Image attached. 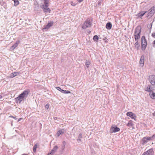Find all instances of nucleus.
<instances>
[{
  "label": "nucleus",
  "mask_w": 155,
  "mask_h": 155,
  "mask_svg": "<svg viewBox=\"0 0 155 155\" xmlns=\"http://www.w3.org/2000/svg\"><path fill=\"white\" fill-rule=\"evenodd\" d=\"M141 29V27L140 26H137L135 29L134 34L135 41H137L140 38Z\"/></svg>",
  "instance_id": "nucleus-1"
},
{
  "label": "nucleus",
  "mask_w": 155,
  "mask_h": 155,
  "mask_svg": "<svg viewBox=\"0 0 155 155\" xmlns=\"http://www.w3.org/2000/svg\"><path fill=\"white\" fill-rule=\"evenodd\" d=\"M49 1H44V4L41 6V8L43 9L45 13L48 12L50 13L51 12L50 9L48 8Z\"/></svg>",
  "instance_id": "nucleus-2"
},
{
  "label": "nucleus",
  "mask_w": 155,
  "mask_h": 155,
  "mask_svg": "<svg viewBox=\"0 0 155 155\" xmlns=\"http://www.w3.org/2000/svg\"><path fill=\"white\" fill-rule=\"evenodd\" d=\"M141 49L143 51H144L147 46V40L145 38V37L144 36L142 37L141 40Z\"/></svg>",
  "instance_id": "nucleus-3"
},
{
  "label": "nucleus",
  "mask_w": 155,
  "mask_h": 155,
  "mask_svg": "<svg viewBox=\"0 0 155 155\" xmlns=\"http://www.w3.org/2000/svg\"><path fill=\"white\" fill-rule=\"evenodd\" d=\"M91 25V23L89 19L87 20L84 22V24L82 25V28L84 29H85L87 28L90 27Z\"/></svg>",
  "instance_id": "nucleus-4"
},
{
  "label": "nucleus",
  "mask_w": 155,
  "mask_h": 155,
  "mask_svg": "<svg viewBox=\"0 0 155 155\" xmlns=\"http://www.w3.org/2000/svg\"><path fill=\"white\" fill-rule=\"evenodd\" d=\"M120 130V128L117 127L116 126L114 125V126H112L110 127V132L111 133L118 132Z\"/></svg>",
  "instance_id": "nucleus-5"
},
{
  "label": "nucleus",
  "mask_w": 155,
  "mask_h": 155,
  "mask_svg": "<svg viewBox=\"0 0 155 155\" xmlns=\"http://www.w3.org/2000/svg\"><path fill=\"white\" fill-rule=\"evenodd\" d=\"M147 17H152L155 13V6H153L149 10Z\"/></svg>",
  "instance_id": "nucleus-6"
},
{
  "label": "nucleus",
  "mask_w": 155,
  "mask_h": 155,
  "mask_svg": "<svg viewBox=\"0 0 155 155\" xmlns=\"http://www.w3.org/2000/svg\"><path fill=\"white\" fill-rule=\"evenodd\" d=\"M149 80L152 85H155V75H152L150 76Z\"/></svg>",
  "instance_id": "nucleus-7"
},
{
  "label": "nucleus",
  "mask_w": 155,
  "mask_h": 155,
  "mask_svg": "<svg viewBox=\"0 0 155 155\" xmlns=\"http://www.w3.org/2000/svg\"><path fill=\"white\" fill-rule=\"evenodd\" d=\"M53 23L54 22L53 21H50V22H48L47 25L45 26L44 28H43V31H44L45 30L48 29L50 27L53 25Z\"/></svg>",
  "instance_id": "nucleus-8"
},
{
  "label": "nucleus",
  "mask_w": 155,
  "mask_h": 155,
  "mask_svg": "<svg viewBox=\"0 0 155 155\" xmlns=\"http://www.w3.org/2000/svg\"><path fill=\"white\" fill-rule=\"evenodd\" d=\"M20 42L19 41H17L13 45L10 47V50L12 51L15 49L18 46V45L20 43Z\"/></svg>",
  "instance_id": "nucleus-9"
},
{
  "label": "nucleus",
  "mask_w": 155,
  "mask_h": 155,
  "mask_svg": "<svg viewBox=\"0 0 155 155\" xmlns=\"http://www.w3.org/2000/svg\"><path fill=\"white\" fill-rule=\"evenodd\" d=\"M28 94V92L27 91H25L20 95L24 100L25 98L27 97Z\"/></svg>",
  "instance_id": "nucleus-10"
},
{
  "label": "nucleus",
  "mask_w": 155,
  "mask_h": 155,
  "mask_svg": "<svg viewBox=\"0 0 155 155\" xmlns=\"http://www.w3.org/2000/svg\"><path fill=\"white\" fill-rule=\"evenodd\" d=\"M28 94V92L27 91H25L20 95L24 100L25 98L27 97Z\"/></svg>",
  "instance_id": "nucleus-11"
},
{
  "label": "nucleus",
  "mask_w": 155,
  "mask_h": 155,
  "mask_svg": "<svg viewBox=\"0 0 155 155\" xmlns=\"http://www.w3.org/2000/svg\"><path fill=\"white\" fill-rule=\"evenodd\" d=\"M16 100L17 103L19 104L20 103L21 101L24 100V99H23L20 95H19L18 97L16 98Z\"/></svg>",
  "instance_id": "nucleus-12"
},
{
  "label": "nucleus",
  "mask_w": 155,
  "mask_h": 155,
  "mask_svg": "<svg viewBox=\"0 0 155 155\" xmlns=\"http://www.w3.org/2000/svg\"><path fill=\"white\" fill-rule=\"evenodd\" d=\"M144 56L143 55L141 56L140 61V65L142 67L144 65Z\"/></svg>",
  "instance_id": "nucleus-13"
},
{
  "label": "nucleus",
  "mask_w": 155,
  "mask_h": 155,
  "mask_svg": "<svg viewBox=\"0 0 155 155\" xmlns=\"http://www.w3.org/2000/svg\"><path fill=\"white\" fill-rule=\"evenodd\" d=\"M112 26V25L111 23L110 22H109L107 23L106 27L107 29L110 30L111 29Z\"/></svg>",
  "instance_id": "nucleus-14"
},
{
  "label": "nucleus",
  "mask_w": 155,
  "mask_h": 155,
  "mask_svg": "<svg viewBox=\"0 0 155 155\" xmlns=\"http://www.w3.org/2000/svg\"><path fill=\"white\" fill-rule=\"evenodd\" d=\"M19 72H15L12 73L10 75V77L11 78H13L14 77L18 75L19 74Z\"/></svg>",
  "instance_id": "nucleus-15"
},
{
  "label": "nucleus",
  "mask_w": 155,
  "mask_h": 155,
  "mask_svg": "<svg viewBox=\"0 0 155 155\" xmlns=\"http://www.w3.org/2000/svg\"><path fill=\"white\" fill-rule=\"evenodd\" d=\"M134 45L136 48L137 50H138L140 49V45L138 41H137L134 44Z\"/></svg>",
  "instance_id": "nucleus-16"
},
{
  "label": "nucleus",
  "mask_w": 155,
  "mask_h": 155,
  "mask_svg": "<svg viewBox=\"0 0 155 155\" xmlns=\"http://www.w3.org/2000/svg\"><path fill=\"white\" fill-rule=\"evenodd\" d=\"M149 95L151 98L155 99V92L154 93L153 91H150Z\"/></svg>",
  "instance_id": "nucleus-17"
},
{
  "label": "nucleus",
  "mask_w": 155,
  "mask_h": 155,
  "mask_svg": "<svg viewBox=\"0 0 155 155\" xmlns=\"http://www.w3.org/2000/svg\"><path fill=\"white\" fill-rule=\"evenodd\" d=\"M64 129H61V130H59L57 132V134L58 135V136H59L61 134H64Z\"/></svg>",
  "instance_id": "nucleus-18"
},
{
  "label": "nucleus",
  "mask_w": 155,
  "mask_h": 155,
  "mask_svg": "<svg viewBox=\"0 0 155 155\" xmlns=\"http://www.w3.org/2000/svg\"><path fill=\"white\" fill-rule=\"evenodd\" d=\"M147 12H141L139 13L138 14V16L139 17H142L146 13H147Z\"/></svg>",
  "instance_id": "nucleus-19"
},
{
  "label": "nucleus",
  "mask_w": 155,
  "mask_h": 155,
  "mask_svg": "<svg viewBox=\"0 0 155 155\" xmlns=\"http://www.w3.org/2000/svg\"><path fill=\"white\" fill-rule=\"evenodd\" d=\"M142 144L143 145L144 144L146 143L147 141L146 139V137H143L142 140Z\"/></svg>",
  "instance_id": "nucleus-20"
},
{
  "label": "nucleus",
  "mask_w": 155,
  "mask_h": 155,
  "mask_svg": "<svg viewBox=\"0 0 155 155\" xmlns=\"http://www.w3.org/2000/svg\"><path fill=\"white\" fill-rule=\"evenodd\" d=\"M38 145V144L37 143H36L34 145V146L33 147V151L35 153L36 152V149L37 148Z\"/></svg>",
  "instance_id": "nucleus-21"
},
{
  "label": "nucleus",
  "mask_w": 155,
  "mask_h": 155,
  "mask_svg": "<svg viewBox=\"0 0 155 155\" xmlns=\"http://www.w3.org/2000/svg\"><path fill=\"white\" fill-rule=\"evenodd\" d=\"M99 39V38L97 35H94L93 38V40L95 41H97Z\"/></svg>",
  "instance_id": "nucleus-22"
},
{
  "label": "nucleus",
  "mask_w": 155,
  "mask_h": 155,
  "mask_svg": "<svg viewBox=\"0 0 155 155\" xmlns=\"http://www.w3.org/2000/svg\"><path fill=\"white\" fill-rule=\"evenodd\" d=\"M58 149L57 146H56L54 147L53 149L51 150L52 152H53L54 153Z\"/></svg>",
  "instance_id": "nucleus-23"
},
{
  "label": "nucleus",
  "mask_w": 155,
  "mask_h": 155,
  "mask_svg": "<svg viewBox=\"0 0 155 155\" xmlns=\"http://www.w3.org/2000/svg\"><path fill=\"white\" fill-rule=\"evenodd\" d=\"M14 2V6H17L19 3V2L18 0H13Z\"/></svg>",
  "instance_id": "nucleus-24"
},
{
  "label": "nucleus",
  "mask_w": 155,
  "mask_h": 155,
  "mask_svg": "<svg viewBox=\"0 0 155 155\" xmlns=\"http://www.w3.org/2000/svg\"><path fill=\"white\" fill-rule=\"evenodd\" d=\"M152 89V88H151V87L150 86H148L146 88L145 90L147 91H149L150 92V91H151Z\"/></svg>",
  "instance_id": "nucleus-25"
},
{
  "label": "nucleus",
  "mask_w": 155,
  "mask_h": 155,
  "mask_svg": "<svg viewBox=\"0 0 155 155\" xmlns=\"http://www.w3.org/2000/svg\"><path fill=\"white\" fill-rule=\"evenodd\" d=\"M153 152V150L152 149H151L148 150L146 152L148 153L149 155L152 154V153Z\"/></svg>",
  "instance_id": "nucleus-26"
},
{
  "label": "nucleus",
  "mask_w": 155,
  "mask_h": 155,
  "mask_svg": "<svg viewBox=\"0 0 155 155\" xmlns=\"http://www.w3.org/2000/svg\"><path fill=\"white\" fill-rule=\"evenodd\" d=\"M133 113H132V112H128L127 113L126 115L128 116H129L130 117H131L132 116V115H133Z\"/></svg>",
  "instance_id": "nucleus-27"
},
{
  "label": "nucleus",
  "mask_w": 155,
  "mask_h": 155,
  "mask_svg": "<svg viewBox=\"0 0 155 155\" xmlns=\"http://www.w3.org/2000/svg\"><path fill=\"white\" fill-rule=\"evenodd\" d=\"M56 88L57 90L61 91L63 93L64 92V90L61 89V88L59 87H56Z\"/></svg>",
  "instance_id": "nucleus-28"
},
{
  "label": "nucleus",
  "mask_w": 155,
  "mask_h": 155,
  "mask_svg": "<svg viewBox=\"0 0 155 155\" xmlns=\"http://www.w3.org/2000/svg\"><path fill=\"white\" fill-rule=\"evenodd\" d=\"M133 124L131 120H130L128 123L127 124V126L128 127H131L132 126Z\"/></svg>",
  "instance_id": "nucleus-29"
},
{
  "label": "nucleus",
  "mask_w": 155,
  "mask_h": 155,
  "mask_svg": "<svg viewBox=\"0 0 155 155\" xmlns=\"http://www.w3.org/2000/svg\"><path fill=\"white\" fill-rule=\"evenodd\" d=\"M130 117L132 119H134L135 120H136V116L133 113V115H132V116H131Z\"/></svg>",
  "instance_id": "nucleus-30"
},
{
  "label": "nucleus",
  "mask_w": 155,
  "mask_h": 155,
  "mask_svg": "<svg viewBox=\"0 0 155 155\" xmlns=\"http://www.w3.org/2000/svg\"><path fill=\"white\" fill-rule=\"evenodd\" d=\"M65 143H66L64 141H63V142L62 143L63 145H62V149L63 150H64V147H65Z\"/></svg>",
  "instance_id": "nucleus-31"
},
{
  "label": "nucleus",
  "mask_w": 155,
  "mask_h": 155,
  "mask_svg": "<svg viewBox=\"0 0 155 155\" xmlns=\"http://www.w3.org/2000/svg\"><path fill=\"white\" fill-rule=\"evenodd\" d=\"M146 139L147 140V141H149L152 140V137H146Z\"/></svg>",
  "instance_id": "nucleus-32"
},
{
  "label": "nucleus",
  "mask_w": 155,
  "mask_h": 155,
  "mask_svg": "<svg viewBox=\"0 0 155 155\" xmlns=\"http://www.w3.org/2000/svg\"><path fill=\"white\" fill-rule=\"evenodd\" d=\"M90 62H86L85 64L86 65L87 68H88L90 64Z\"/></svg>",
  "instance_id": "nucleus-33"
},
{
  "label": "nucleus",
  "mask_w": 155,
  "mask_h": 155,
  "mask_svg": "<svg viewBox=\"0 0 155 155\" xmlns=\"http://www.w3.org/2000/svg\"><path fill=\"white\" fill-rule=\"evenodd\" d=\"M70 91H66V90H64V92L63 93L64 94H68L70 93Z\"/></svg>",
  "instance_id": "nucleus-34"
},
{
  "label": "nucleus",
  "mask_w": 155,
  "mask_h": 155,
  "mask_svg": "<svg viewBox=\"0 0 155 155\" xmlns=\"http://www.w3.org/2000/svg\"><path fill=\"white\" fill-rule=\"evenodd\" d=\"M54 153L53 152H52V151L51 150L50 153H49L47 155H53L54 154Z\"/></svg>",
  "instance_id": "nucleus-35"
},
{
  "label": "nucleus",
  "mask_w": 155,
  "mask_h": 155,
  "mask_svg": "<svg viewBox=\"0 0 155 155\" xmlns=\"http://www.w3.org/2000/svg\"><path fill=\"white\" fill-rule=\"evenodd\" d=\"M71 5L73 6H75L76 5V4H75L73 2H71Z\"/></svg>",
  "instance_id": "nucleus-36"
},
{
  "label": "nucleus",
  "mask_w": 155,
  "mask_h": 155,
  "mask_svg": "<svg viewBox=\"0 0 155 155\" xmlns=\"http://www.w3.org/2000/svg\"><path fill=\"white\" fill-rule=\"evenodd\" d=\"M82 134H80L79 135L78 138L81 139L82 138Z\"/></svg>",
  "instance_id": "nucleus-37"
},
{
  "label": "nucleus",
  "mask_w": 155,
  "mask_h": 155,
  "mask_svg": "<svg viewBox=\"0 0 155 155\" xmlns=\"http://www.w3.org/2000/svg\"><path fill=\"white\" fill-rule=\"evenodd\" d=\"M49 107V105L48 104H47L45 106V108L46 109H48Z\"/></svg>",
  "instance_id": "nucleus-38"
},
{
  "label": "nucleus",
  "mask_w": 155,
  "mask_h": 155,
  "mask_svg": "<svg viewBox=\"0 0 155 155\" xmlns=\"http://www.w3.org/2000/svg\"><path fill=\"white\" fill-rule=\"evenodd\" d=\"M142 155H149L148 153H147L146 152H145L143 153Z\"/></svg>",
  "instance_id": "nucleus-39"
},
{
  "label": "nucleus",
  "mask_w": 155,
  "mask_h": 155,
  "mask_svg": "<svg viewBox=\"0 0 155 155\" xmlns=\"http://www.w3.org/2000/svg\"><path fill=\"white\" fill-rule=\"evenodd\" d=\"M152 36L154 38H155V33H153L152 35Z\"/></svg>",
  "instance_id": "nucleus-40"
},
{
  "label": "nucleus",
  "mask_w": 155,
  "mask_h": 155,
  "mask_svg": "<svg viewBox=\"0 0 155 155\" xmlns=\"http://www.w3.org/2000/svg\"><path fill=\"white\" fill-rule=\"evenodd\" d=\"M77 141L78 142H81V139L78 138V139H77Z\"/></svg>",
  "instance_id": "nucleus-41"
},
{
  "label": "nucleus",
  "mask_w": 155,
  "mask_h": 155,
  "mask_svg": "<svg viewBox=\"0 0 155 155\" xmlns=\"http://www.w3.org/2000/svg\"><path fill=\"white\" fill-rule=\"evenodd\" d=\"M10 117H12V118H14L16 120L17 119V118L16 117H14V116H10Z\"/></svg>",
  "instance_id": "nucleus-42"
},
{
  "label": "nucleus",
  "mask_w": 155,
  "mask_h": 155,
  "mask_svg": "<svg viewBox=\"0 0 155 155\" xmlns=\"http://www.w3.org/2000/svg\"><path fill=\"white\" fill-rule=\"evenodd\" d=\"M84 0H77L78 2L79 3L81 2H82Z\"/></svg>",
  "instance_id": "nucleus-43"
},
{
  "label": "nucleus",
  "mask_w": 155,
  "mask_h": 155,
  "mask_svg": "<svg viewBox=\"0 0 155 155\" xmlns=\"http://www.w3.org/2000/svg\"><path fill=\"white\" fill-rule=\"evenodd\" d=\"M152 137V138H153L154 137H155V134L154 135H153L152 137Z\"/></svg>",
  "instance_id": "nucleus-44"
},
{
  "label": "nucleus",
  "mask_w": 155,
  "mask_h": 155,
  "mask_svg": "<svg viewBox=\"0 0 155 155\" xmlns=\"http://www.w3.org/2000/svg\"><path fill=\"white\" fill-rule=\"evenodd\" d=\"M54 120H57V117H54Z\"/></svg>",
  "instance_id": "nucleus-45"
},
{
  "label": "nucleus",
  "mask_w": 155,
  "mask_h": 155,
  "mask_svg": "<svg viewBox=\"0 0 155 155\" xmlns=\"http://www.w3.org/2000/svg\"><path fill=\"white\" fill-rule=\"evenodd\" d=\"M153 116H155V112L153 113Z\"/></svg>",
  "instance_id": "nucleus-46"
},
{
  "label": "nucleus",
  "mask_w": 155,
  "mask_h": 155,
  "mask_svg": "<svg viewBox=\"0 0 155 155\" xmlns=\"http://www.w3.org/2000/svg\"><path fill=\"white\" fill-rule=\"evenodd\" d=\"M21 155H28V154L24 153V154H21Z\"/></svg>",
  "instance_id": "nucleus-47"
},
{
  "label": "nucleus",
  "mask_w": 155,
  "mask_h": 155,
  "mask_svg": "<svg viewBox=\"0 0 155 155\" xmlns=\"http://www.w3.org/2000/svg\"><path fill=\"white\" fill-rule=\"evenodd\" d=\"M153 44L155 45V40H154L153 41Z\"/></svg>",
  "instance_id": "nucleus-48"
},
{
  "label": "nucleus",
  "mask_w": 155,
  "mask_h": 155,
  "mask_svg": "<svg viewBox=\"0 0 155 155\" xmlns=\"http://www.w3.org/2000/svg\"><path fill=\"white\" fill-rule=\"evenodd\" d=\"M21 119H22L21 118H20L19 119H18V121H19L20 120H21Z\"/></svg>",
  "instance_id": "nucleus-49"
},
{
  "label": "nucleus",
  "mask_w": 155,
  "mask_h": 155,
  "mask_svg": "<svg viewBox=\"0 0 155 155\" xmlns=\"http://www.w3.org/2000/svg\"><path fill=\"white\" fill-rule=\"evenodd\" d=\"M2 97V96L1 95H0V99Z\"/></svg>",
  "instance_id": "nucleus-50"
},
{
  "label": "nucleus",
  "mask_w": 155,
  "mask_h": 155,
  "mask_svg": "<svg viewBox=\"0 0 155 155\" xmlns=\"http://www.w3.org/2000/svg\"><path fill=\"white\" fill-rule=\"evenodd\" d=\"M100 4H101V2H99L98 4V5H100Z\"/></svg>",
  "instance_id": "nucleus-51"
},
{
  "label": "nucleus",
  "mask_w": 155,
  "mask_h": 155,
  "mask_svg": "<svg viewBox=\"0 0 155 155\" xmlns=\"http://www.w3.org/2000/svg\"><path fill=\"white\" fill-rule=\"evenodd\" d=\"M44 1H49V0H44Z\"/></svg>",
  "instance_id": "nucleus-52"
},
{
  "label": "nucleus",
  "mask_w": 155,
  "mask_h": 155,
  "mask_svg": "<svg viewBox=\"0 0 155 155\" xmlns=\"http://www.w3.org/2000/svg\"><path fill=\"white\" fill-rule=\"evenodd\" d=\"M152 25H151V26L150 27V28H151V27H152Z\"/></svg>",
  "instance_id": "nucleus-53"
},
{
  "label": "nucleus",
  "mask_w": 155,
  "mask_h": 155,
  "mask_svg": "<svg viewBox=\"0 0 155 155\" xmlns=\"http://www.w3.org/2000/svg\"><path fill=\"white\" fill-rule=\"evenodd\" d=\"M90 32H91V31H89V33H90Z\"/></svg>",
  "instance_id": "nucleus-54"
}]
</instances>
